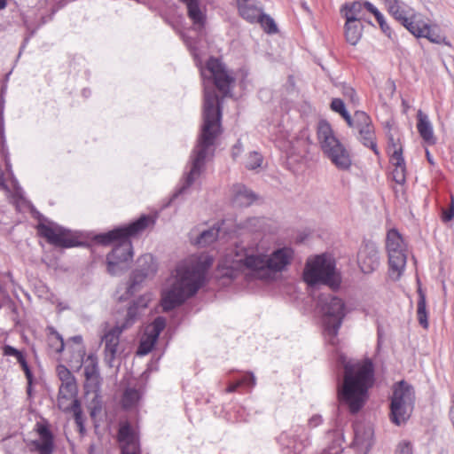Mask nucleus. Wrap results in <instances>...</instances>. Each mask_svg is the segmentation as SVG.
Listing matches in <instances>:
<instances>
[{
    "instance_id": "obj_1",
    "label": "nucleus",
    "mask_w": 454,
    "mask_h": 454,
    "mask_svg": "<svg viewBox=\"0 0 454 454\" xmlns=\"http://www.w3.org/2000/svg\"><path fill=\"white\" fill-rule=\"evenodd\" d=\"M213 258L206 254H193L183 261L176 270L175 281L162 293L161 306L169 311L194 295L203 285Z\"/></svg>"
},
{
    "instance_id": "obj_2",
    "label": "nucleus",
    "mask_w": 454,
    "mask_h": 454,
    "mask_svg": "<svg viewBox=\"0 0 454 454\" xmlns=\"http://www.w3.org/2000/svg\"><path fill=\"white\" fill-rule=\"evenodd\" d=\"M293 249L283 247L267 256L260 251L259 247H240L231 249L224 258L223 267L232 270H239L258 278H266L269 271L283 270L291 262Z\"/></svg>"
},
{
    "instance_id": "obj_3",
    "label": "nucleus",
    "mask_w": 454,
    "mask_h": 454,
    "mask_svg": "<svg viewBox=\"0 0 454 454\" xmlns=\"http://www.w3.org/2000/svg\"><path fill=\"white\" fill-rule=\"evenodd\" d=\"M222 112L218 96L215 91L205 90L203 125L196 148L193 151L192 168L186 177V186L191 185L201 174L208 150L221 134Z\"/></svg>"
},
{
    "instance_id": "obj_4",
    "label": "nucleus",
    "mask_w": 454,
    "mask_h": 454,
    "mask_svg": "<svg viewBox=\"0 0 454 454\" xmlns=\"http://www.w3.org/2000/svg\"><path fill=\"white\" fill-rule=\"evenodd\" d=\"M374 384V365L370 358H364L344 365V377L338 388L339 401L346 404L353 414L358 412L368 398V390Z\"/></svg>"
},
{
    "instance_id": "obj_5",
    "label": "nucleus",
    "mask_w": 454,
    "mask_h": 454,
    "mask_svg": "<svg viewBox=\"0 0 454 454\" xmlns=\"http://www.w3.org/2000/svg\"><path fill=\"white\" fill-rule=\"evenodd\" d=\"M317 139L324 153L338 168L344 170L349 168L351 166L349 153L335 137L331 125L325 121L318 123Z\"/></svg>"
},
{
    "instance_id": "obj_6",
    "label": "nucleus",
    "mask_w": 454,
    "mask_h": 454,
    "mask_svg": "<svg viewBox=\"0 0 454 454\" xmlns=\"http://www.w3.org/2000/svg\"><path fill=\"white\" fill-rule=\"evenodd\" d=\"M317 139L324 153L338 168L344 170L349 168L351 166L349 153L335 137L331 125L325 121L318 123Z\"/></svg>"
},
{
    "instance_id": "obj_7",
    "label": "nucleus",
    "mask_w": 454,
    "mask_h": 454,
    "mask_svg": "<svg viewBox=\"0 0 454 454\" xmlns=\"http://www.w3.org/2000/svg\"><path fill=\"white\" fill-rule=\"evenodd\" d=\"M304 281L313 286L317 283L328 285L332 288L339 286V278L335 274L334 262L325 254L317 255L307 262L304 272Z\"/></svg>"
},
{
    "instance_id": "obj_8",
    "label": "nucleus",
    "mask_w": 454,
    "mask_h": 454,
    "mask_svg": "<svg viewBox=\"0 0 454 454\" xmlns=\"http://www.w3.org/2000/svg\"><path fill=\"white\" fill-rule=\"evenodd\" d=\"M414 390L411 385L402 380L393 388L390 404V419L396 426L405 423L412 411Z\"/></svg>"
},
{
    "instance_id": "obj_9",
    "label": "nucleus",
    "mask_w": 454,
    "mask_h": 454,
    "mask_svg": "<svg viewBox=\"0 0 454 454\" xmlns=\"http://www.w3.org/2000/svg\"><path fill=\"white\" fill-rule=\"evenodd\" d=\"M325 331L332 345L338 342V332L345 317V304L338 297H330L322 307Z\"/></svg>"
},
{
    "instance_id": "obj_10",
    "label": "nucleus",
    "mask_w": 454,
    "mask_h": 454,
    "mask_svg": "<svg viewBox=\"0 0 454 454\" xmlns=\"http://www.w3.org/2000/svg\"><path fill=\"white\" fill-rule=\"evenodd\" d=\"M38 235L57 247L71 248L82 245L80 236L70 230L53 223H39L37 225Z\"/></svg>"
},
{
    "instance_id": "obj_11",
    "label": "nucleus",
    "mask_w": 454,
    "mask_h": 454,
    "mask_svg": "<svg viewBox=\"0 0 454 454\" xmlns=\"http://www.w3.org/2000/svg\"><path fill=\"white\" fill-rule=\"evenodd\" d=\"M200 74L204 80L212 81L218 90L225 96L230 93L231 88L235 82L232 74L217 58H209L205 66L200 67Z\"/></svg>"
},
{
    "instance_id": "obj_12",
    "label": "nucleus",
    "mask_w": 454,
    "mask_h": 454,
    "mask_svg": "<svg viewBox=\"0 0 454 454\" xmlns=\"http://www.w3.org/2000/svg\"><path fill=\"white\" fill-rule=\"evenodd\" d=\"M136 317V309L129 307L125 322L121 325H116L108 330L102 337L104 359L109 366H113V363L120 351V337L122 332L135 322Z\"/></svg>"
},
{
    "instance_id": "obj_13",
    "label": "nucleus",
    "mask_w": 454,
    "mask_h": 454,
    "mask_svg": "<svg viewBox=\"0 0 454 454\" xmlns=\"http://www.w3.org/2000/svg\"><path fill=\"white\" fill-rule=\"evenodd\" d=\"M154 224V219L150 215H142L137 221L127 226L114 229L106 233L100 234L97 239L102 245H110L114 239L129 240L131 237H137L145 231L148 227Z\"/></svg>"
},
{
    "instance_id": "obj_14",
    "label": "nucleus",
    "mask_w": 454,
    "mask_h": 454,
    "mask_svg": "<svg viewBox=\"0 0 454 454\" xmlns=\"http://www.w3.org/2000/svg\"><path fill=\"white\" fill-rule=\"evenodd\" d=\"M121 454H142L140 433L129 421H120L116 434Z\"/></svg>"
},
{
    "instance_id": "obj_15",
    "label": "nucleus",
    "mask_w": 454,
    "mask_h": 454,
    "mask_svg": "<svg viewBox=\"0 0 454 454\" xmlns=\"http://www.w3.org/2000/svg\"><path fill=\"white\" fill-rule=\"evenodd\" d=\"M387 153L389 161L394 167L393 179L396 184H403L406 180V164L403 156V145L400 138H395L394 136L388 137Z\"/></svg>"
},
{
    "instance_id": "obj_16",
    "label": "nucleus",
    "mask_w": 454,
    "mask_h": 454,
    "mask_svg": "<svg viewBox=\"0 0 454 454\" xmlns=\"http://www.w3.org/2000/svg\"><path fill=\"white\" fill-rule=\"evenodd\" d=\"M351 128L357 129L363 144L371 148L375 154H379L375 142V131L371 117L363 111H356L352 119Z\"/></svg>"
},
{
    "instance_id": "obj_17",
    "label": "nucleus",
    "mask_w": 454,
    "mask_h": 454,
    "mask_svg": "<svg viewBox=\"0 0 454 454\" xmlns=\"http://www.w3.org/2000/svg\"><path fill=\"white\" fill-rule=\"evenodd\" d=\"M165 326L166 320L162 317H156L153 323L145 326L137 350V356H145L153 349L158 338Z\"/></svg>"
},
{
    "instance_id": "obj_18",
    "label": "nucleus",
    "mask_w": 454,
    "mask_h": 454,
    "mask_svg": "<svg viewBox=\"0 0 454 454\" xmlns=\"http://www.w3.org/2000/svg\"><path fill=\"white\" fill-rule=\"evenodd\" d=\"M403 26L416 37L427 38L434 43L442 42V36L423 20L420 14L412 12Z\"/></svg>"
},
{
    "instance_id": "obj_19",
    "label": "nucleus",
    "mask_w": 454,
    "mask_h": 454,
    "mask_svg": "<svg viewBox=\"0 0 454 454\" xmlns=\"http://www.w3.org/2000/svg\"><path fill=\"white\" fill-rule=\"evenodd\" d=\"M113 243H116V246L107 255V269L110 273L114 274L115 267L132 259L133 251L130 240L114 239L111 244Z\"/></svg>"
},
{
    "instance_id": "obj_20",
    "label": "nucleus",
    "mask_w": 454,
    "mask_h": 454,
    "mask_svg": "<svg viewBox=\"0 0 454 454\" xmlns=\"http://www.w3.org/2000/svg\"><path fill=\"white\" fill-rule=\"evenodd\" d=\"M35 430L39 439L30 442V450L36 451L39 454H52L54 450V436L48 425L36 423Z\"/></svg>"
},
{
    "instance_id": "obj_21",
    "label": "nucleus",
    "mask_w": 454,
    "mask_h": 454,
    "mask_svg": "<svg viewBox=\"0 0 454 454\" xmlns=\"http://www.w3.org/2000/svg\"><path fill=\"white\" fill-rule=\"evenodd\" d=\"M357 263L364 273L374 271L380 264L379 252L374 244L367 243L361 247L357 254Z\"/></svg>"
},
{
    "instance_id": "obj_22",
    "label": "nucleus",
    "mask_w": 454,
    "mask_h": 454,
    "mask_svg": "<svg viewBox=\"0 0 454 454\" xmlns=\"http://www.w3.org/2000/svg\"><path fill=\"white\" fill-rule=\"evenodd\" d=\"M77 384H68L60 385L58 394V406L59 408L65 411L68 412L72 406L76 405V403H80V401L77 398Z\"/></svg>"
},
{
    "instance_id": "obj_23",
    "label": "nucleus",
    "mask_w": 454,
    "mask_h": 454,
    "mask_svg": "<svg viewBox=\"0 0 454 454\" xmlns=\"http://www.w3.org/2000/svg\"><path fill=\"white\" fill-rule=\"evenodd\" d=\"M388 254V274L393 280H398L406 265V249L387 250Z\"/></svg>"
},
{
    "instance_id": "obj_24",
    "label": "nucleus",
    "mask_w": 454,
    "mask_h": 454,
    "mask_svg": "<svg viewBox=\"0 0 454 454\" xmlns=\"http://www.w3.org/2000/svg\"><path fill=\"white\" fill-rule=\"evenodd\" d=\"M417 129L419 136L427 145H434L436 144V137L434 133L432 123L429 121L428 116L424 114L422 110H419L417 113Z\"/></svg>"
},
{
    "instance_id": "obj_25",
    "label": "nucleus",
    "mask_w": 454,
    "mask_h": 454,
    "mask_svg": "<svg viewBox=\"0 0 454 454\" xmlns=\"http://www.w3.org/2000/svg\"><path fill=\"white\" fill-rule=\"evenodd\" d=\"M84 376L86 387H92L97 389L100 386V375L98 371V358L94 355H89L84 361Z\"/></svg>"
},
{
    "instance_id": "obj_26",
    "label": "nucleus",
    "mask_w": 454,
    "mask_h": 454,
    "mask_svg": "<svg viewBox=\"0 0 454 454\" xmlns=\"http://www.w3.org/2000/svg\"><path fill=\"white\" fill-rule=\"evenodd\" d=\"M310 139L307 129L300 131L299 135L290 141L289 156L299 155L301 157L309 153Z\"/></svg>"
},
{
    "instance_id": "obj_27",
    "label": "nucleus",
    "mask_w": 454,
    "mask_h": 454,
    "mask_svg": "<svg viewBox=\"0 0 454 454\" xmlns=\"http://www.w3.org/2000/svg\"><path fill=\"white\" fill-rule=\"evenodd\" d=\"M386 7L389 13L402 25L407 22V19L412 13V10L397 0H385Z\"/></svg>"
},
{
    "instance_id": "obj_28",
    "label": "nucleus",
    "mask_w": 454,
    "mask_h": 454,
    "mask_svg": "<svg viewBox=\"0 0 454 454\" xmlns=\"http://www.w3.org/2000/svg\"><path fill=\"white\" fill-rule=\"evenodd\" d=\"M256 197L244 185L237 184L233 186V203L239 207H247L251 205Z\"/></svg>"
},
{
    "instance_id": "obj_29",
    "label": "nucleus",
    "mask_w": 454,
    "mask_h": 454,
    "mask_svg": "<svg viewBox=\"0 0 454 454\" xmlns=\"http://www.w3.org/2000/svg\"><path fill=\"white\" fill-rule=\"evenodd\" d=\"M186 5L187 15L195 25L203 26L206 16L200 8L199 0H180Z\"/></svg>"
},
{
    "instance_id": "obj_30",
    "label": "nucleus",
    "mask_w": 454,
    "mask_h": 454,
    "mask_svg": "<svg viewBox=\"0 0 454 454\" xmlns=\"http://www.w3.org/2000/svg\"><path fill=\"white\" fill-rule=\"evenodd\" d=\"M3 351L4 356H11L16 357L18 363L20 364L21 369L23 370L26 375L28 384L30 385L32 382V372L28 367V364L22 352L9 345H5L4 347Z\"/></svg>"
},
{
    "instance_id": "obj_31",
    "label": "nucleus",
    "mask_w": 454,
    "mask_h": 454,
    "mask_svg": "<svg viewBox=\"0 0 454 454\" xmlns=\"http://www.w3.org/2000/svg\"><path fill=\"white\" fill-rule=\"evenodd\" d=\"M419 299L417 302V318L419 324L424 328H428V311L427 309L426 294L419 288L418 290Z\"/></svg>"
},
{
    "instance_id": "obj_32",
    "label": "nucleus",
    "mask_w": 454,
    "mask_h": 454,
    "mask_svg": "<svg viewBox=\"0 0 454 454\" xmlns=\"http://www.w3.org/2000/svg\"><path fill=\"white\" fill-rule=\"evenodd\" d=\"M47 342L51 350L56 353H61L64 350L65 344L62 336L57 332L53 326H48Z\"/></svg>"
},
{
    "instance_id": "obj_33",
    "label": "nucleus",
    "mask_w": 454,
    "mask_h": 454,
    "mask_svg": "<svg viewBox=\"0 0 454 454\" xmlns=\"http://www.w3.org/2000/svg\"><path fill=\"white\" fill-rule=\"evenodd\" d=\"M239 14L247 21L256 23L262 14V9L254 4H243L239 9Z\"/></svg>"
},
{
    "instance_id": "obj_34",
    "label": "nucleus",
    "mask_w": 454,
    "mask_h": 454,
    "mask_svg": "<svg viewBox=\"0 0 454 454\" xmlns=\"http://www.w3.org/2000/svg\"><path fill=\"white\" fill-rule=\"evenodd\" d=\"M387 250L395 249H406V245L403 239L401 234L395 229H392L387 233L386 240Z\"/></svg>"
},
{
    "instance_id": "obj_35",
    "label": "nucleus",
    "mask_w": 454,
    "mask_h": 454,
    "mask_svg": "<svg viewBox=\"0 0 454 454\" xmlns=\"http://www.w3.org/2000/svg\"><path fill=\"white\" fill-rule=\"evenodd\" d=\"M140 399V393L136 388H127L121 397V403L123 409L135 407Z\"/></svg>"
},
{
    "instance_id": "obj_36",
    "label": "nucleus",
    "mask_w": 454,
    "mask_h": 454,
    "mask_svg": "<svg viewBox=\"0 0 454 454\" xmlns=\"http://www.w3.org/2000/svg\"><path fill=\"white\" fill-rule=\"evenodd\" d=\"M345 37L351 45H356L361 38V30L356 21L346 20Z\"/></svg>"
},
{
    "instance_id": "obj_37",
    "label": "nucleus",
    "mask_w": 454,
    "mask_h": 454,
    "mask_svg": "<svg viewBox=\"0 0 454 454\" xmlns=\"http://www.w3.org/2000/svg\"><path fill=\"white\" fill-rule=\"evenodd\" d=\"M364 8V3L361 2H354L350 4H346L343 7V11L345 12L344 15L346 20L348 21H356L360 18V13L362 10Z\"/></svg>"
},
{
    "instance_id": "obj_38",
    "label": "nucleus",
    "mask_w": 454,
    "mask_h": 454,
    "mask_svg": "<svg viewBox=\"0 0 454 454\" xmlns=\"http://www.w3.org/2000/svg\"><path fill=\"white\" fill-rule=\"evenodd\" d=\"M219 229L211 228L207 231H204L200 233V235L196 239L194 244L200 247H205L211 243H213L218 237Z\"/></svg>"
},
{
    "instance_id": "obj_39",
    "label": "nucleus",
    "mask_w": 454,
    "mask_h": 454,
    "mask_svg": "<svg viewBox=\"0 0 454 454\" xmlns=\"http://www.w3.org/2000/svg\"><path fill=\"white\" fill-rule=\"evenodd\" d=\"M255 385V379L253 374L248 373L244 375L240 380L230 383L226 388L227 393H233L239 387L246 386V387H254Z\"/></svg>"
},
{
    "instance_id": "obj_40",
    "label": "nucleus",
    "mask_w": 454,
    "mask_h": 454,
    "mask_svg": "<svg viewBox=\"0 0 454 454\" xmlns=\"http://www.w3.org/2000/svg\"><path fill=\"white\" fill-rule=\"evenodd\" d=\"M331 109L341 115L348 125H352V118L347 112L344 102L340 98H333L331 103Z\"/></svg>"
},
{
    "instance_id": "obj_41",
    "label": "nucleus",
    "mask_w": 454,
    "mask_h": 454,
    "mask_svg": "<svg viewBox=\"0 0 454 454\" xmlns=\"http://www.w3.org/2000/svg\"><path fill=\"white\" fill-rule=\"evenodd\" d=\"M56 372L59 380L61 381V385H66L67 383H76L74 376L65 365H58L56 368Z\"/></svg>"
},
{
    "instance_id": "obj_42",
    "label": "nucleus",
    "mask_w": 454,
    "mask_h": 454,
    "mask_svg": "<svg viewBox=\"0 0 454 454\" xmlns=\"http://www.w3.org/2000/svg\"><path fill=\"white\" fill-rule=\"evenodd\" d=\"M256 23H260L263 29L269 34L276 33L278 30L273 19L269 15L262 13Z\"/></svg>"
},
{
    "instance_id": "obj_43",
    "label": "nucleus",
    "mask_w": 454,
    "mask_h": 454,
    "mask_svg": "<svg viewBox=\"0 0 454 454\" xmlns=\"http://www.w3.org/2000/svg\"><path fill=\"white\" fill-rule=\"evenodd\" d=\"M69 411H72L74 414V422L78 427V430L81 434L84 432V425H83V418H82V411L81 407V403H76V405L72 406Z\"/></svg>"
},
{
    "instance_id": "obj_44",
    "label": "nucleus",
    "mask_w": 454,
    "mask_h": 454,
    "mask_svg": "<svg viewBox=\"0 0 454 454\" xmlns=\"http://www.w3.org/2000/svg\"><path fill=\"white\" fill-rule=\"evenodd\" d=\"M262 162V157L256 152H252L248 154L246 160V168L248 169H255L260 167Z\"/></svg>"
},
{
    "instance_id": "obj_45",
    "label": "nucleus",
    "mask_w": 454,
    "mask_h": 454,
    "mask_svg": "<svg viewBox=\"0 0 454 454\" xmlns=\"http://www.w3.org/2000/svg\"><path fill=\"white\" fill-rule=\"evenodd\" d=\"M364 8L368 12H370L372 14L374 15V17L379 24L385 20L383 15L380 12V11L372 3L365 1V2H364Z\"/></svg>"
},
{
    "instance_id": "obj_46",
    "label": "nucleus",
    "mask_w": 454,
    "mask_h": 454,
    "mask_svg": "<svg viewBox=\"0 0 454 454\" xmlns=\"http://www.w3.org/2000/svg\"><path fill=\"white\" fill-rule=\"evenodd\" d=\"M343 95L347 100H348L353 105L358 104V97L356 95V90L351 87H345L343 90Z\"/></svg>"
},
{
    "instance_id": "obj_47",
    "label": "nucleus",
    "mask_w": 454,
    "mask_h": 454,
    "mask_svg": "<svg viewBox=\"0 0 454 454\" xmlns=\"http://www.w3.org/2000/svg\"><path fill=\"white\" fill-rule=\"evenodd\" d=\"M454 218V197H450V205L448 209H442V219L443 222H450Z\"/></svg>"
},
{
    "instance_id": "obj_48",
    "label": "nucleus",
    "mask_w": 454,
    "mask_h": 454,
    "mask_svg": "<svg viewBox=\"0 0 454 454\" xmlns=\"http://www.w3.org/2000/svg\"><path fill=\"white\" fill-rule=\"evenodd\" d=\"M412 446L409 442H403L398 445L397 454H412Z\"/></svg>"
},
{
    "instance_id": "obj_49",
    "label": "nucleus",
    "mask_w": 454,
    "mask_h": 454,
    "mask_svg": "<svg viewBox=\"0 0 454 454\" xmlns=\"http://www.w3.org/2000/svg\"><path fill=\"white\" fill-rule=\"evenodd\" d=\"M241 151H242V146H241L240 143L239 142L232 148V151H231L232 158L235 160L240 154Z\"/></svg>"
},
{
    "instance_id": "obj_50",
    "label": "nucleus",
    "mask_w": 454,
    "mask_h": 454,
    "mask_svg": "<svg viewBox=\"0 0 454 454\" xmlns=\"http://www.w3.org/2000/svg\"><path fill=\"white\" fill-rule=\"evenodd\" d=\"M381 30L383 31L384 34H386L388 37L391 36V28L389 27V26L387 24L386 20L382 21L381 23L379 24Z\"/></svg>"
},
{
    "instance_id": "obj_51",
    "label": "nucleus",
    "mask_w": 454,
    "mask_h": 454,
    "mask_svg": "<svg viewBox=\"0 0 454 454\" xmlns=\"http://www.w3.org/2000/svg\"><path fill=\"white\" fill-rule=\"evenodd\" d=\"M237 1V4H238V8L239 9V7L241 5H245V4H249V0H236Z\"/></svg>"
},
{
    "instance_id": "obj_52",
    "label": "nucleus",
    "mask_w": 454,
    "mask_h": 454,
    "mask_svg": "<svg viewBox=\"0 0 454 454\" xmlns=\"http://www.w3.org/2000/svg\"><path fill=\"white\" fill-rule=\"evenodd\" d=\"M7 5V0H0V10H3Z\"/></svg>"
},
{
    "instance_id": "obj_53",
    "label": "nucleus",
    "mask_w": 454,
    "mask_h": 454,
    "mask_svg": "<svg viewBox=\"0 0 454 454\" xmlns=\"http://www.w3.org/2000/svg\"><path fill=\"white\" fill-rule=\"evenodd\" d=\"M321 421V419L320 417H317V418H313L310 421H309V424H312L315 422L314 425H317V423H319Z\"/></svg>"
},
{
    "instance_id": "obj_54",
    "label": "nucleus",
    "mask_w": 454,
    "mask_h": 454,
    "mask_svg": "<svg viewBox=\"0 0 454 454\" xmlns=\"http://www.w3.org/2000/svg\"><path fill=\"white\" fill-rule=\"evenodd\" d=\"M73 340L77 342V343H80L82 341V337L81 336H75L73 338Z\"/></svg>"
},
{
    "instance_id": "obj_55",
    "label": "nucleus",
    "mask_w": 454,
    "mask_h": 454,
    "mask_svg": "<svg viewBox=\"0 0 454 454\" xmlns=\"http://www.w3.org/2000/svg\"><path fill=\"white\" fill-rule=\"evenodd\" d=\"M3 138V127L0 124V139Z\"/></svg>"
}]
</instances>
